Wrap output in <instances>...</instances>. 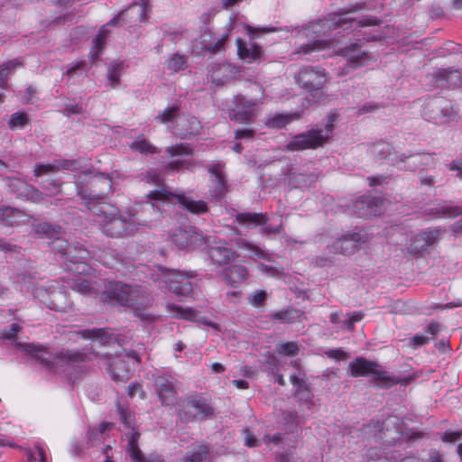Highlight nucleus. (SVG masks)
Here are the masks:
<instances>
[{
  "instance_id": "1",
  "label": "nucleus",
  "mask_w": 462,
  "mask_h": 462,
  "mask_svg": "<svg viewBox=\"0 0 462 462\" xmlns=\"http://www.w3.org/2000/svg\"><path fill=\"white\" fill-rule=\"evenodd\" d=\"M362 9H364V4H356L351 8L342 9L337 13L328 14L324 19L311 22L302 29V33L306 37L313 38V41L302 44L297 53L308 54L312 51L324 49L327 46L328 41L322 39V37L332 30H336L346 24L350 25L344 27V30L351 28L353 23H355L356 27L373 26L381 23V20L375 16H364L359 20L349 16L350 14Z\"/></svg>"
},
{
  "instance_id": "2",
  "label": "nucleus",
  "mask_w": 462,
  "mask_h": 462,
  "mask_svg": "<svg viewBox=\"0 0 462 462\" xmlns=\"http://www.w3.org/2000/svg\"><path fill=\"white\" fill-rule=\"evenodd\" d=\"M97 217L102 233L110 237L120 238L133 236L140 223L135 214L129 211L120 212L111 204H94L90 208Z\"/></svg>"
},
{
  "instance_id": "3",
  "label": "nucleus",
  "mask_w": 462,
  "mask_h": 462,
  "mask_svg": "<svg viewBox=\"0 0 462 462\" xmlns=\"http://www.w3.org/2000/svg\"><path fill=\"white\" fill-rule=\"evenodd\" d=\"M24 351L37 359L41 365L50 371L57 372L58 367H65L70 380H75L79 374L87 370L86 362L88 356L86 354L78 351L61 352L57 356H52L42 346L28 344L24 346Z\"/></svg>"
},
{
  "instance_id": "4",
  "label": "nucleus",
  "mask_w": 462,
  "mask_h": 462,
  "mask_svg": "<svg viewBox=\"0 0 462 462\" xmlns=\"http://www.w3.org/2000/svg\"><path fill=\"white\" fill-rule=\"evenodd\" d=\"M162 171H163L152 168L149 169L143 176V180H145L147 183L159 186L158 189H155L147 194V199L152 202V207L160 201L169 203L173 199H176L183 208L192 214L200 215L208 212V208L205 201L194 200L191 198L185 196L183 193L173 191L171 187L165 185L162 176Z\"/></svg>"
},
{
  "instance_id": "5",
  "label": "nucleus",
  "mask_w": 462,
  "mask_h": 462,
  "mask_svg": "<svg viewBox=\"0 0 462 462\" xmlns=\"http://www.w3.org/2000/svg\"><path fill=\"white\" fill-rule=\"evenodd\" d=\"M334 121V116H330L324 126L317 125L305 132L294 134L286 143L285 149L289 152H299L322 147L333 133Z\"/></svg>"
},
{
  "instance_id": "6",
  "label": "nucleus",
  "mask_w": 462,
  "mask_h": 462,
  "mask_svg": "<svg viewBox=\"0 0 462 462\" xmlns=\"http://www.w3.org/2000/svg\"><path fill=\"white\" fill-rule=\"evenodd\" d=\"M101 300L113 306L134 307L143 304L145 291L141 286H132L120 282H111L101 293Z\"/></svg>"
},
{
  "instance_id": "7",
  "label": "nucleus",
  "mask_w": 462,
  "mask_h": 462,
  "mask_svg": "<svg viewBox=\"0 0 462 462\" xmlns=\"http://www.w3.org/2000/svg\"><path fill=\"white\" fill-rule=\"evenodd\" d=\"M53 239L54 249L72 264L68 265L69 270L79 274H88L90 268L86 262L90 258L89 249L78 242L69 244L66 240L60 239V236Z\"/></svg>"
},
{
  "instance_id": "8",
  "label": "nucleus",
  "mask_w": 462,
  "mask_h": 462,
  "mask_svg": "<svg viewBox=\"0 0 462 462\" xmlns=\"http://www.w3.org/2000/svg\"><path fill=\"white\" fill-rule=\"evenodd\" d=\"M422 116L434 125H443L455 122L458 116L451 100L444 97H432L424 101Z\"/></svg>"
},
{
  "instance_id": "9",
  "label": "nucleus",
  "mask_w": 462,
  "mask_h": 462,
  "mask_svg": "<svg viewBox=\"0 0 462 462\" xmlns=\"http://www.w3.org/2000/svg\"><path fill=\"white\" fill-rule=\"evenodd\" d=\"M120 420L124 424L123 439L126 441V452L133 462H163L158 456L144 457L139 448L140 432L134 427V420L130 412L118 407Z\"/></svg>"
},
{
  "instance_id": "10",
  "label": "nucleus",
  "mask_w": 462,
  "mask_h": 462,
  "mask_svg": "<svg viewBox=\"0 0 462 462\" xmlns=\"http://www.w3.org/2000/svg\"><path fill=\"white\" fill-rule=\"evenodd\" d=\"M162 280L166 284L169 291L182 297H191L199 282L198 275L194 273L170 269L162 271Z\"/></svg>"
},
{
  "instance_id": "11",
  "label": "nucleus",
  "mask_w": 462,
  "mask_h": 462,
  "mask_svg": "<svg viewBox=\"0 0 462 462\" xmlns=\"http://www.w3.org/2000/svg\"><path fill=\"white\" fill-rule=\"evenodd\" d=\"M77 194L84 200L90 210L94 204H106L103 201L104 195L111 190L112 180L104 173L96 174L90 180V189L77 183Z\"/></svg>"
},
{
  "instance_id": "12",
  "label": "nucleus",
  "mask_w": 462,
  "mask_h": 462,
  "mask_svg": "<svg viewBox=\"0 0 462 462\" xmlns=\"http://www.w3.org/2000/svg\"><path fill=\"white\" fill-rule=\"evenodd\" d=\"M434 153L428 152H402L394 154L390 159V164L399 171H414L420 166H430L433 164Z\"/></svg>"
},
{
  "instance_id": "13",
  "label": "nucleus",
  "mask_w": 462,
  "mask_h": 462,
  "mask_svg": "<svg viewBox=\"0 0 462 462\" xmlns=\"http://www.w3.org/2000/svg\"><path fill=\"white\" fill-rule=\"evenodd\" d=\"M154 390L164 406H173L177 401V379L169 373H159L153 375Z\"/></svg>"
},
{
  "instance_id": "14",
  "label": "nucleus",
  "mask_w": 462,
  "mask_h": 462,
  "mask_svg": "<svg viewBox=\"0 0 462 462\" xmlns=\"http://www.w3.org/2000/svg\"><path fill=\"white\" fill-rule=\"evenodd\" d=\"M350 375L353 377L373 375L375 384L384 387V381L388 379V373L380 370V365L364 357H356L349 363Z\"/></svg>"
},
{
  "instance_id": "15",
  "label": "nucleus",
  "mask_w": 462,
  "mask_h": 462,
  "mask_svg": "<svg viewBox=\"0 0 462 462\" xmlns=\"http://www.w3.org/2000/svg\"><path fill=\"white\" fill-rule=\"evenodd\" d=\"M367 241L368 236L364 232H347L335 240L328 250L329 253L351 255L357 252L361 245Z\"/></svg>"
},
{
  "instance_id": "16",
  "label": "nucleus",
  "mask_w": 462,
  "mask_h": 462,
  "mask_svg": "<svg viewBox=\"0 0 462 462\" xmlns=\"http://www.w3.org/2000/svg\"><path fill=\"white\" fill-rule=\"evenodd\" d=\"M295 80L300 88L307 91H314L322 88L327 81V76L325 69L321 67L304 66L295 76Z\"/></svg>"
},
{
  "instance_id": "17",
  "label": "nucleus",
  "mask_w": 462,
  "mask_h": 462,
  "mask_svg": "<svg viewBox=\"0 0 462 462\" xmlns=\"http://www.w3.org/2000/svg\"><path fill=\"white\" fill-rule=\"evenodd\" d=\"M225 163L221 162H212L206 165V169L210 174L209 195L216 200L222 199L226 192V179L224 173Z\"/></svg>"
},
{
  "instance_id": "18",
  "label": "nucleus",
  "mask_w": 462,
  "mask_h": 462,
  "mask_svg": "<svg viewBox=\"0 0 462 462\" xmlns=\"http://www.w3.org/2000/svg\"><path fill=\"white\" fill-rule=\"evenodd\" d=\"M236 219L240 225H244L248 227L261 226L260 230L263 235H276L282 233L283 230L282 222L276 226L266 224L267 217L262 213H238L236 216Z\"/></svg>"
},
{
  "instance_id": "19",
  "label": "nucleus",
  "mask_w": 462,
  "mask_h": 462,
  "mask_svg": "<svg viewBox=\"0 0 462 462\" xmlns=\"http://www.w3.org/2000/svg\"><path fill=\"white\" fill-rule=\"evenodd\" d=\"M363 42L357 40L339 50V54L346 59V64L351 69L367 65L372 58L369 53L362 50Z\"/></svg>"
},
{
  "instance_id": "20",
  "label": "nucleus",
  "mask_w": 462,
  "mask_h": 462,
  "mask_svg": "<svg viewBox=\"0 0 462 462\" xmlns=\"http://www.w3.org/2000/svg\"><path fill=\"white\" fill-rule=\"evenodd\" d=\"M318 171L312 163L305 164L299 169H292L289 175V183L299 189H309L318 180Z\"/></svg>"
},
{
  "instance_id": "21",
  "label": "nucleus",
  "mask_w": 462,
  "mask_h": 462,
  "mask_svg": "<svg viewBox=\"0 0 462 462\" xmlns=\"http://www.w3.org/2000/svg\"><path fill=\"white\" fill-rule=\"evenodd\" d=\"M439 235L440 229L438 228H428L416 234L411 239V244L408 247L409 254L416 256L420 255L421 253L438 242Z\"/></svg>"
},
{
  "instance_id": "22",
  "label": "nucleus",
  "mask_w": 462,
  "mask_h": 462,
  "mask_svg": "<svg viewBox=\"0 0 462 462\" xmlns=\"http://www.w3.org/2000/svg\"><path fill=\"white\" fill-rule=\"evenodd\" d=\"M235 107L230 117L239 123H250L257 116V102L247 100L244 96L234 97Z\"/></svg>"
},
{
  "instance_id": "23",
  "label": "nucleus",
  "mask_w": 462,
  "mask_h": 462,
  "mask_svg": "<svg viewBox=\"0 0 462 462\" xmlns=\"http://www.w3.org/2000/svg\"><path fill=\"white\" fill-rule=\"evenodd\" d=\"M353 209L359 217L377 216L382 212V200L376 197L364 195L355 201Z\"/></svg>"
},
{
  "instance_id": "24",
  "label": "nucleus",
  "mask_w": 462,
  "mask_h": 462,
  "mask_svg": "<svg viewBox=\"0 0 462 462\" xmlns=\"http://www.w3.org/2000/svg\"><path fill=\"white\" fill-rule=\"evenodd\" d=\"M208 254L212 262L219 266L229 264L238 257V254L224 242L208 245Z\"/></svg>"
},
{
  "instance_id": "25",
  "label": "nucleus",
  "mask_w": 462,
  "mask_h": 462,
  "mask_svg": "<svg viewBox=\"0 0 462 462\" xmlns=\"http://www.w3.org/2000/svg\"><path fill=\"white\" fill-rule=\"evenodd\" d=\"M402 425L396 417H389L379 430V435H375L378 440L383 444L391 446L401 439Z\"/></svg>"
},
{
  "instance_id": "26",
  "label": "nucleus",
  "mask_w": 462,
  "mask_h": 462,
  "mask_svg": "<svg viewBox=\"0 0 462 462\" xmlns=\"http://www.w3.org/2000/svg\"><path fill=\"white\" fill-rule=\"evenodd\" d=\"M107 371L116 382H126L130 379L132 369L129 364L122 357L112 358L108 364Z\"/></svg>"
},
{
  "instance_id": "27",
  "label": "nucleus",
  "mask_w": 462,
  "mask_h": 462,
  "mask_svg": "<svg viewBox=\"0 0 462 462\" xmlns=\"http://www.w3.org/2000/svg\"><path fill=\"white\" fill-rule=\"evenodd\" d=\"M187 406L196 411V414L189 415L188 411L184 412L185 418L188 420H193L196 418L199 420H205L211 416L214 412V408L210 403L202 397H195L188 401Z\"/></svg>"
},
{
  "instance_id": "28",
  "label": "nucleus",
  "mask_w": 462,
  "mask_h": 462,
  "mask_svg": "<svg viewBox=\"0 0 462 462\" xmlns=\"http://www.w3.org/2000/svg\"><path fill=\"white\" fill-rule=\"evenodd\" d=\"M236 45L240 59L245 60L248 63H259L262 60L263 52L260 46L253 42L245 43L239 38L236 40Z\"/></svg>"
},
{
  "instance_id": "29",
  "label": "nucleus",
  "mask_w": 462,
  "mask_h": 462,
  "mask_svg": "<svg viewBox=\"0 0 462 462\" xmlns=\"http://www.w3.org/2000/svg\"><path fill=\"white\" fill-rule=\"evenodd\" d=\"M121 17V14H118L117 16L114 17L113 19L110 20L109 23H107L106 24L103 25L100 30L98 31V33L97 34V36L93 39V47L89 52V58L91 60L92 62H94L95 60H98L99 58V55L101 54L102 52V50L104 48V45L106 43V36L108 35L109 33V31L107 30V26L108 25H115L117 23V22L119 21Z\"/></svg>"
},
{
  "instance_id": "30",
  "label": "nucleus",
  "mask_w": 462,
  "mask_h": 462,
  "mask_svg": "<svg viewBox=\"0 0 462 462\" xmlns=\"http://www.w3.org/2000/svg\"><path fill=\"white\" fill-rule=\"evenodd\" d=\"M171 239L179 249H186L203 237L196 232L192 233L190 230L178 228L171 232Z\"/></svg>"
},
{
  "instance_id": "31",
  "label": "nucleus",
  "mask_w": 462,
  "mask_h": 462,
  "mask_svg": "<svg viewBox=\"0 0 462 462\" xmlns=\"http://www.w3.org/2000/svg\"><path fill=\"white\" fill-rule=\"evenodd\" d=\"M368 154L375 162L388 160L390 162V159L393 158L396 152L389 143L378 141L369 145Z\"/></svg>"
},
{
  "instance_id": "32",
  "label": "nucleus",
  "mask_w": 462,
  "mask_h": 462,
  "mask_svg": "<svg viewBox=\"0 0 462 462\" xmlns=\"http://www.w3.org/2000/svg\"><path fill=\"white\" fill-rule=\"evenodd\" d=\"M76 162L69 160L55 161L53 163L36 164L34 166V176L40 177L49 173H56L60 170H73L75 169Z\"/></svg>"
},
{
  "instance_id": "33",
  "label": "nucleus",
  "mask_w": 462,
  "mask_h": 462,
  "mask_svg": "<svg viewBox=\"0 0 462 462\" xmlns=\"http://www.w3.org/2000/svg\"><path fill=\"white\" fill-rule=\"evenodd\" d=\"M27 214L11 207L0 208V221L8 226H18L27 220Z\"/></svg>"
},
{
  "instance_id": "34",
  "label": "nucleus",
  "mask_w": 462,
  "mask_h": 462,
  "mask_svg": "<svg viewBox=\"0 0 462 462\" xmlns=\"http://www.w3.org/2000/svg\"><path fill=\"white\" fill-rule=\"evenodd\" d=\"M433 75L441 85L446 82L451 88L462 86V72L458 69H439Z\"/></svg>"
},
{
  "instance_id": "35",
  "label": "nucleus",
  "mask_w": 462,
  "mask_h": 462,
  "mask_svg": "<svg viewBox=\"0 0 462 462\" xmlns=\"http://www.w3.org/2000/svg\"><path fill=\"white\" fill-rule=\"evenodd\" d=\"M248 276L247 269L239 264L232 265L225 269L222 273L223 280L234 287L243 282Z\"/></svg>"
},
{
  "instance_id": "36",
  "label": "nucleus",
  "mask_w": 462,
  "mask_h": 462,
  "mask_svg": "<svg viewBox=\"0 0 462 462\" xmlns=\"http://www.w3.org/2000/svg\"><path fill=\"white\" fill-rule=\"evenodd\" d=\"M89 253V259L95 258L105 266L114 267L116 263H117V254L111 248H99L97 246H91Z\"/></svg>"
},
{
  "instance_id": "37",
  "label": "nucleus",
  "mask_w": 462,
  "mask_h": 462,
  "mask_svg": "<svg viewBox=\"0 0 462 462\" xmlns=\"http://www.w3.org/2000/svg\"><path fill=\"white\" fill-rule=\"evenodd\" d=\"M300 117V113L270 115L265 125L270 128L281 129Z\"/></svg>"
},
{
  "instance_id": "38",
  "label": "nucleus",
  "mask_w": 462,
  "mask_h": 462,
  "mask_svg": "<svg viewBox=\"0 0 462 462\" xmlns=\"http://www.w3.org/2000/svg\"><path fill=\"white\" fill-rule=\"evenodd\" d=\"M34 232L46 238H55L62 234V227L59 225H51L48 222H40L33 225Z\"/></svg>"
},
{
  "instance_id": "39",
  "label": "nucleus",
  "mask_w": 462,
  "mask_h": 462,
  "mask_svg": "<svg viewBox=\"0 0 462 462\" xmlns=\"http://www.w3.org/2000/svg\"><path fill=\"white\" fill-rule=\"evenodd\" d=\"M304 312L300 310L290 308L284 310L276 311L272 315L273 319L280 320L282 323H294L295 321L300 320Z\"/></svg>"
},
{
  "instance_id": "40",
  "label": "nucleus",
  "mask_w": 462,
  "mask_h": 462,
  "mask_svg": "<svg viewBox=\"0 0 462 462\" xmlns=\"http://www.w3.org/2000/svg\"><path fill=\"white\" fill-rule=\"evenodd\" d=\"M167 309L176 318L188 320H198L199 312L192 308H183L176 304H168Z\"/></svg>"
},
{
  "instance_id": "41",
  "label": "nucleus",
  "mask_w": 462,
  "mask_h": 462,
  "mask_svg": "<svg viewBox=\"0 0 462 462\" xmlns=\"http://www.w3.org/2000/svg\"><path fill=\"white\" fill-rule=\"evenodd\" d=\"M6 185L10 192L14 193L16 198L22 199H23L30 186V184L19 178H7Z\"/></svg>"
},
{
  "instance_id": "42",
  "label": "nucleus",
  "mask_w": 462,
  "mask_h": 462,
  "mask_svg": "<svg viewBox=\"0 0 462 462\" xmlns=\"http://www.w3.org/2000/svg\"><path fill=\"white\" fill-rule=\"evenodd\" d=\"M187 67V58L179 53L171 55L165 60V68L171 73H177Z\"/></svg>"
},
{
  "instance_id": "43",
  "label": "nucleus",
  "mask_w": 462,
  "mask_h": 462,
  "mask_svg": "<svg viewBox=\"0 0 462 462\" xmlns=\"http://www.w3.org/2000/svg\"><path fill=\"white\" fill-rule=\"evenodd\" d=\"M197 162L194 160H175L166 163L162 167L164 172H175L180 171L182 169L189 171H194Z\"/></svg>"
},
{
  "instance_id": "44",
  "label": "nucleus",
  "mask_w": 462,
  "mask_h": 462,
  "mask_svg": "<svg viewBox=\"0 0 462 462\" xmlns=\"http://www.w3.org/2000/svg\"><path fill=\"white\" fill-rule=\"evenodd\" d=\"M235 244L239 249L247 250L249 252H252L258 258L266 259V260L270 261V257L268 256V254L266 252H264L259 246L250 243L249 241H247L244 238H241V237L236 238L235 240Z\"/></svg>"
},
{
  "instance_id": "45",
  "label": "nucleus",
  "mask_w": 462,
  "mask_h": 462,
  "mask_svg": "<svg viewBox=\"0 0 462 462\" xmlns=\"http://www.w3.org/2000/svg\"><path fill=\"white\" fill-rule=\"evenodd\" d=\"M123 62H111L107 68V79L112 88H116L120 83V77L124 70Z\"/></svg>"
},
{
  "instance_id": "46",
  "label": "nucleus",
  "mask_w": 462,
  "mask_h": 462,
  "mask_svg": "<svg viewBox=\"0 0 462 462\" xmlns=\"http://www.w3.org/2000/svg\"><path fill=\"white\" fill-rule=\"evenodd\" d=\"M165 152L170 157L183 156V155L191 156L194 153V149L191 144L181 143H178V144L167 147L165 149Z\"/></svg>"
},
{
  "instance_id": "47",
  "label": "nucleus",
  "mask_w": 462,
  "mask_h": 462,
  "mask_svg": "<svg viewBox=\"0 0 462 462\" xmlns=\"http://www.w3.org/2000/svg\"><path fill=\"white\" fill-rule=\"evenodd\" d=\"M421 374L414 372L404 376H393L388 374V379L384 381V387H390L394 384L408 385L411 382L416 380Z\"/></svg>"
},
{
  "instance_id": "48",
  "label": "nucleus",
  "mask_w": 462,
  "mask_h": 462,
  "mask_svg": "<svg viewBox=\"0 0 462 462\" xmlns=\"http://www.w3.org/2000/svg\"><path fill=\"white\" fill-rule=\"evenodd\" d=\"M208 454V448L200 445L188 452L185 457L186 462H204Z\"/></svg>"
},
{
  "instance_id": "49",
  "label": "nucleus",
  "mask_w": 462,
  "mask_h": 462,
  "mask_svg": "<svg viewBox=\"0 0 462 462\" xmlns=\"http://www.w3.org/2000/svg\"><path fill=\"white\" fill-rule=\"evenodd\" d=\"M180 115V108L178 106H172L165 108L161 114H159L155 120L161 124L173 123L177 120Z\"/></svg>"
},
{
  "instance_id": "50",
  "label": "nucleus",
  "mask_w": 462,
  "mask_h": 462,
  "mask_svg": "<svg viewBox=\"0 0 462 462\" xmlns=\"http://www.w3.org/2000/svg\"><path fill=\"white\" fill-rule=\"evenodd\" d=\"M294 396L298 399L300 404L306 405L308 409H310L313 405V394L311 393L307 384L304 386H302V384L300 385L295 390Z\"/></svg>"
},
{
  "instance_id": "51",
  "label": "nucleus",
  "mask_w": 462,
  "mask_h": 462,
  "mask_svg": "<svg viewBox=\"0 0 462 462\" xmlns=\"http://www.w3.org/2000/svg\"><path fill=\"white\" fill-rule=\"evenodd\" d=\"M29 124V117L24 112H16L11 115L8 126L11 130L23 128Z\"/></svg>"
},
{
  "instance_id": "52",
  "label": "nucleus",
  "mask_w": 462,
  "mask_h": 462,
  "mask_svg": "<svg viewBox=\"0 0 462 462\" xmlns=\"http://www.w3.org/2000/svg\"><path fill=\"white\" fill-rule=\"evenodd\" d=\"M20 63L16 60H9L0 65V88H5L10 71L14 70Z\"/></svg>"
},
{
  "instance_id": "53",
  "label": "nucleus",
  "mask_w": 462,
  "mask_h": 462,
  "mask_svg": "<svg viewBox=\"0 0 462 462\" xmlns=\"http://www.w3.org/2000/svg\"><path fill=\"white\" fill-rule=\"evenodd\" d=\"M130 147L132 150L137 151L143 154H152L157 152L153 145L142 137H138L134 142H133Z\"/></svg>"
},
{
  "instance_id": "54",
  "label": "nucleus",
  "mask_w": 462,
  "mask_h": 462,
  "mask_svg": "<svg viewBox=\"0 0 462 462\" xmlns=\"http://www.w3.org/2000/svg\"><path fill=\"white\" fill-rule=\"evenodd\" d=\"M83 338L97 339L105 344L107 339V331L105 328L84 329L79 332Z\"/></svg>"
},
{
  "instance_id": "55",
  "label": "nucleus",
  "mask_w": 462,
  "mask_h": 462,
  "mask_svg": "<svg viewBox=\"0 0 462 462\" xmlns=\"http://www.w3.org/2000/svg\"><path fill=\"white\" fill-rule=\"evenodd\" d=\"M223 67L224 66L221 63H211L208 67L207 76L212 83H215L216 85H222L224 83L225 80L220 73Z\"/></svg>"
},
{
  "instance_id": "56",
  "label": "nucleus",
  "mask_w": 462,
  "mask_h": 462,
  "mask_svg": "<svg viewBox=\"0 0 462 462\" xmlns=\"http://www.w3.org/2000/svg\"><path fill=\"white\" fill-rule=\"evenodd\" d=\"M26 456L28 462H47L46 452L39 443L35 445V451L26 449Z\"/></svg>"
},
{
  "instance_id": "57",
  "label": "nucleus",
  "mask_w": 462,
  "mask_h": 462,
  "mask_svg": "<svg viewBox=\"0 0 462 462\" xmlns=\"http://www.w3.org/2000/svg\"><path fill=\"white\" fill-rule=\"evenodd\" d=\"M86 62L84 60L77 61L70 64L66 72L63 73V77L73 78L75 76H83L85 71Z\"/></svg>"
},
{
  "instance_id": "58",
  "label": "nucleus",
  "mask_w": 462,
  "mask_h": 462,
  "mask_svg": "<svg viewBox=\"0 0 462 462\" xmlns=\"http://www.w3.org/2000/svg\"><path fill=\"white\" fill-rule=\"evenodd\" d=\"M73 289L83 295H88L92 292L93 286L88 279L79 277L75 281Z\"/></svg>"
},
{
  "instance_id": "59",
  "label": "nucleus",
  "mask_w": 462,
  "mask_h": 462,
  "mask_svg": "<svg viewBox=\"0 0 462 462\" xmlns=\"http://www.w3.org/2000/svg\"><path fill=\"white\" fill-rule=\"evenodd\" d=\"M32 294L33 295L34 298L39 299L42 302L48 305L51 309L53 308L51 306L52 302L50 300L49 291L43 286H33L32 289Z\"/></svg>"
},
{
  "instance_id": "60",
  "label": "nucleus",
  "mask_w": 462,
  "mask_h": 462,
  "mask_svg": "<svg viewBox=\"0 0 462 462\" xmlns=\"http://www.w3.org/2000/svg\"><path fill=\"white\" fill-rule=\"evenodd\" d=\"M22 330V326L13 323L8 329L0 331V338L14 341L17 338V333Z\"/></svg>"
},
{
  "instance_id": "61",
  "label": "nucleus",
  "mask_w": 462,
  "mask_h": 462,
  "mask_svg": "<svg viewBox=\"0 0 462 462\" xmlns=\"http://www.w3.org/2000/svg\"><path fill=\"white\" fill-rule=\"evenodd\" d=\"M278 351L288 356H295L299 352V347L295 342H286L279 346Z\"/></svg>"
},
{
  "instance_id": "62",
  "label": "nucleus",
  "mask_w": 462,
  "mask_h": 462,
  "mask_svg": "<svg viewBox=\"0 0 462 462\" xmlns=\"http://www.w3.org/2000/svg\"><path fill=\"white\" fill-rule=\"evenodd\" d=\"M44 197L45 195L42 191H40L33 186L30 185L29 189L26 192V195L24 196L23 199H27L34 203H39L43 201Z\"/></svg>"
},
{
  "instance_id": "63",
  "label": "nucleus",
  "mask_w": 462,
  "mask_h": 462,
  "mask_svg": "<svg viewBox=\"0 0 462 462\" xmlns=\"http://www.w3.org/2000/svg\"><path fill=\"white\" fill-rule=\"evenodd\" d=\"M267 298V293L264 291H256L253 294L249 295L248 301L254 307H260L263 305Z\"/></svg>"
},
{
  "instance_id": "64",
  "label": "nucleus",
  "mask_w": 462,
  "mask_h": 462,
  "mask_svg": "<svg viewBox=\"0 0 462 462\" xmlns=\"http://www.w3.org/2000/svg\"><path fill=\"white\" fill-rule=\"evenodd\" d=\"M188 125V128L185 129V135H196L199 134L201 130V124L196 117L189 118Z\"/></svg>"
}]
</instances>
